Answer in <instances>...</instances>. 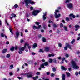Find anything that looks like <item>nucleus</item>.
Here are the masks:
<instances>
[{
  "label": "nucleus",
  "mask_w": 80,
  "mask_h": 80,
  "mask_svg": "<svg viewBox=\"0 0 80 80\" xmlns=\"http://www.w3.org/2000/svg\"><path fill=\"white\" fill-rule=\"evenodd\" d=\"M46 28V25L44 24L43 25L44 29H45Z\"/></svg>",
  "instance_id": "46"
},
{
  "label": "nucleus",
  "mask_w": 80,
  "mask_h": 80,
  "mask_svg": "<svg viewBox=\"0 0 80 80\" xmlns=\"http://www.w3.org/2000/svg\"><path fill=\"white\" fill-rule=\"evenodd\" d=\"M66 46L68 48H69L70 50H72V46L69 45L68 43H66Z\"/></svg>",
  "instance_id": "9"
},
{
  "label": "nucleus",
  "mask_w": 80,
  "mask_h": 80,
  "mask_svg": "<svg viewBox=\"0 0 80 80\" xmlns=\"http://www.w3.org/2000/svg\"><path fill=\"white\" fill-rule=\"evenodd\" d=\"M38 37L39 38H41V37H42V35H41V34H39L38 35Z\"/></svg>",
  "instance_id": "48"
},
{
  "label": "nucleus",
  "mask_w": 80,
  "mask_h": 80,
  "mask_svg": "<svg viewBox=\"0 0 80 80\" xmlns=\"http://www.w3.org/2000/svg\"><path fill=\"white\" fill-rule=\"evenodd\" d=\"M62 80H65V75L64 74H62Z\"/></svg>",
  "instance_id": "16"
},
{
  "label": "nucleus",
  "mask_w": 80,
  "mask_h": 80,
  "mask_svg": "<svg viewBox=\"0 0 80 80\" xmlns=\"http://www.w3.org/2000/svg\"><path fill=\"white\" fill-rule=\"evenodd\" d=\"M48 57H54L55 56V54L54 53H52L51 54H49L48 55Z\"/></svg>",
  "instance_id": "15"
},
{
  "label": "nucleus",
  "mask_w": 80,
  "mask_h": 80,
  "mask_svg": "<svg viewBox=\"0 0 80 80\" xmlns=\"http://www.w3.org/2000/svg\"><path fill=\"white\" fill-rule=\"evenodd\" d=\"M60 26L61 27H63V24L62 23L60 24Z\"/></svg>",
  "instance_id": "51"
},
{
  "label": "nucleus",
  "mask_w": 80,
  "mask_h": 80,
  "mask_svg": "<svg viewBox=\"0 0 80 80\" xmlns=\"http://www.w3.org/2000/svg\"><path fill=\"white\" fill-rule=\"evenodd\" d=\"M66 75H67V77H70V74L69 73V72H66Z\"/></svg>",
  "instance_id": "21"
},
{
  "label": "nucleus",
  "mask_w": 80,
  "mask_h": 80,
  "mask_svg": "<svg viewBox=\"0 0 80 80\" xmlns=\"http://www.w3.org/2000/svg\"><path fill=\"white\" fill-rule=\"evenodd\" d=\"M53 26L54 28H57V25L55 24H53Z\"/></svg>",
  "instance_id": "33"
},
{
  "label": "nucleus",
  "mask_w": 80,
  "mask_h": 80,
  "mask_svg": "<svg viewBox=\"0 0 80 80\" xmlns=\"http://www.w3.org/2000/svg\"><path fill=\"white\" fill-rule=\"evenodd\" d=\"M5 34H3V33H1V36L3 38L4 37V36H5Z\"/></svg>",
  "instance_id": "32"
},
{
  "label": "nucleus",
  "mask_w": 80,
  "mask_h": 80,
  "mask_svg": "<svg viewBox=\"0 0 80 80\" xmlns=\"http://www.w3.org/2000/svg\"><path fill=\"white\" fill-rule=\"evenodd\" d=\"M26 75V77L27 78H30L32 77V76H33V74L30 73L23 74L22 75Z\"/></svg>",
  "instance_id": "5"
},
{
  "label": "nucleus",
  "mask_w": 80,
  "mask_h": 80,
  "mask_svg": "<svg viewBox=\"0 0 80 80\" xmlns=\"http://www.w3.org/2000/svg\"><path fill=\"white\" fill-rule=\"evenodd\" d=\"M68 48L67 47V46H66V47H64V50H67Z\"/></svg>",
  "instance_id": "37"
},
{
  "label": "nucleus",
  "mask_w": 80,
  "mask_h": 80,
  "mask_svg": "<svg viewBox=\"0 0 80 80\" xmlns=\"http://www.w3.org/2000/svg\"><path fill=\"white\" fill-rule=\"evenodd\" d=\"M9 30L10 32L12 33V29L11 28H9Z\"/></svg>",
  "instance_id": "45"
},
{
  "label": "nucleus",
  "mask_w": 80,
  "mask_h": 80,
  "mask_svg": "<svg viewBox=\"0 0 80 80\" xmlns=\"http://www.w3.org/2000/svg\"><path fill=\"white\" fill-rule=\"evenodd\" d=\"M33 28L34 30H36L37 28V27L36 26H33Z\"/></svg>",
  "instance_id": "28"
},
{
  "label": "nucleus",
  "mask_w": 80,
  "mask_h": 80,
  "mask_svg": "<svg viewBox=\"0 0 80 80\" xmlns=\"http://www.w3.org/2000/svg\"><path fill=\"white\" fill-rule=\"evenodd\" d=\"M58 46L60 48L62 47V44H61V43H59L58 44Z\"/></svg>",
  "instance_id": "30"
},
{
  "label": "nucleus",
  "mask_w": 80,
  "mask_h": 80,
  "mask_svg": "<svg viewBox=\"0 0 80 80\" xmlns=\"http://www.w3.org/2000/svg\"><path fill=\"white\" fill-rule=\"evenodd\" d=\"M14 48H14V47H13L12 48H11L10 49V50H11V51H12L13 52L14 51Z\"/></svg>",
  "instance_id": "29"
},
{
  "label": "nucleus",
  "mask_w": 80,
  "mask_h": 80,
  "mask_svg": "<svg viewBox=\"0 0 80 80\" xmlns=\"http://www.w3.org/2000/svg\"><path fill=\"white\" fill-rule=\"evenodd\" d=\"M32 55H35V54H36V53L34 52H32Z\"/></svg>",
  "instance_id": "42"
},
{
  "label": "nucleus",
  "mask_w": 80,
  "mask_h": 80,
  "mask_svg": "<svg viewBox=\"0 0 80 80\" xmlns=\"http://www.w3.org/2000/svg\"><path fill=\"white\" fill-rule=\"evenodd\" d=\"M32 78L34 80H36L37 79H38V76H36L35 77H33Z\"/></svg>",
  "instance_id": "22"
},
{
  "label": "nucleus",
  "mask_w": 80,
  "mask_h": 80,
  "mask_svg": "<svg viewBox=\"0 0 80 80\" xmlns=\"http://www.w3.org/2000/svg\"><path fill=\"white\" fill-rule=\"evenodd\" d=\"M75 75H76V76H77V75H78V72H76Z\"/></svg>",
  "instance_id": "50"
},
{
  "label": "nucleus",
  "mask_w": 80,
  "mask_h": 80,
  "mask_svg": "<svg viewBox=\"0 0 80 80\" xmlns=\"http://www.w3.org/2000/svg\"><path fill=\"white\" fill-rule=\"evenodd\" d=\"M10 67H11V68H13V64H12L10 66Z\"/></svg>",
  "instance_id": "44"
},
{
  "label": "nucleus",
  "mask_w": 80,
  "mask_h": 80,
  "mask_svg": "<svg viewBox=\"0 0 80 80\" xmlns=\"http://www.w3.org/2000/svg\"><path fill=\"white\" fill-rule=\"evenodd\" d=\"M11 16L12 17H13L14 18H16L17 17L16 15H15V14H11Z\"/></svg>",
  "instance_id": "23"
},
{
  "label": "nucleus",
  "mask_w": 80,
  "mask_h": 80,
  "mask_svg": "<svg viewBox=\"0 0 80 80\" xmlns=\"http://www.w3.org/2000/svg\"><path fill=\"white\" fill-rule=\"evenodd\" d=\"M76 17H77V18H78V17H80V16H79V15H77L76 16Z\"/></svg>",
  "instance_id": "60"
},
{
  "label": "nucleus",
  "mask_w": 80,
  "mask_h": 80,
  "mask_svg": "<svg viewBox=\"0 0 80 80\" xmlns=\"http://www.w3.org/2000/svg\"><path fill=\"white\" fill-rule=\"evenodd\" d=\"M40 74V72H36V75H38Z\"/></svg>",
  "instance_id": "40"
},
{
  "label": "nucleus",
  "mask_w": 80,
  "mask_h": 80,
  "mask_svg": "<svg viewBox=\"0 0 80 80\" xmlns=\"http://www.w3.org/2000/svg\"><path fill=\"white\" fill-rule=\"evenodd\" d=\"M67 7L70 9V8H73V4L72 3H68L67 4Z\"/></svg>",
  "instance_id": "8"
},
{
  "label": "nucleus",
  "mask_w": 80,
  "mask_h": 80,
  "mask_svg": "<svg viewBox=\"0 0 80 80\" xmlns=\"http://www.w3.org/2000/svg\"><path fill=\"white\" fill-rule=\"evenodd\" d=\"M40 27H41V25H39L38 28V29H39V28H40Z\"/></svg>",
  "instance_id": "49"
},
{
  "label": "nucleus",
  "mask_w": 80,
  "mask_h": 80,
  "mask_svg": "<svg viewBox=\"0 0 80 80\" xmlns=\"http://www.w3.org/2000/svg\"><path fill=\"white\" fill-rule=\"evenodd\" d=\"M55 12H55L54 17H55V18H58L61 16V15L60 14L57 15V12L58 13L59 11L58 10H55Z\"/></svg>",
  "instance_id": "3"
},
{
  "label": "nucleus",
  "mask_w": 80,
  "mask_h": 80,
  "mask_svg": "<svg viewBox=\"0 0 80 80\" xmlns=\"http://www.w3.org/2000/svg\"><path fill=\"white\" fill-rule=\"evenodd\" d=\"M56 80H59V78H56Z\"/></svg>",
  "instance_id": "64"
},
{
  "label": "nucleus",
  "mask_w": 80,
  "mask_h": 80,
  "mask_svg": "<svg viewBox=\"0 0 80 80\" xmlns=\"http://www.w3.org/2000/svg\"><path fill=\"white\" fill-rule=\"evenodd\" d=\"M61 57H58V59L59 60H60V59H61Z\"/></svg>",
  "instance_id": "63"
},
{
  "label": "nucleus",
  "mask_w": 80,
  "mask_h": 80,
  "mask_svg": "<svg viewBox=\"0 0 80 80\" xmlns=\"http://www.w3.org/2000/svg\"><path fill=\"white\" fill-rule=\"evenodd\" d=\"M49 23H52V21H51L49 20L48 21Z\"/></svg>",
  "instance_id": "59"
},
{
  "label": "nucleus",
  "mask_w": 80,
  "mask_h": 80,
  "mask_svg": "<svg viewBox=\"0 0 80 80\" xmlns=\"http://www.w3.org/2000/svg\"><path fill=\"white\" fill-rule=\"evenodd\" d=\"M20 43H23V40H20Z\"/></svg>",
  "instance_id": "56"
},
{
  "label": "nucleus",
  "mask_w": 80,
  "mask_h": 80,
  "mask_svg": "<svg viewBox=\"0 0 80 80\" xmlns=\"http://www.w3.org/2000/svg\"><path fill=\"white\" fill-rule=\"evenodd\" d=\"M17 48H18V47H17V46H16L15 47V49H16V50H17Z\"/></svg>",
  "instance_id": "61"
},
{
  "label": "nucleus",
  "mask_w": 80,
  "mask_h": 80,
  "mask_svg": "<svg viewBox=\"0 0 80 80\" xmlns=\"http://www.w3.org/2000/svg\"><path fill=\"white\" fill-rule=\"evenodd\" d=\"M54 76V74L53 73H52L51 75V77H53Z\"/></svg>",
  "instance_id": "57"
},
{
  "label": "nucleus",
  "mask_w": 80,
  "mask_h": 80,
  "mask_svg": "<svg viewBox=\"0 0 80 80\" xmlns=\"http://www.w3.org/2000/svg\"><path fill=\"white\" fill-rule=\"evenodd\" d=\"M40 52H43V51L42 49H40L39 50Z\"/></svg>",
  "instance_id": "52"
},
{
  "label": "nucleus",
  "mask_w": 80,
  "mask_h": 80,
  "mask_svg": "<svg viewBox=\"0 0 80 80\" xmlns=\"http://www.w3.org/2000/svg\"><path fill=\"white\" fill-rule=\"evenodd\" d=\"M9 74L10 75H13V73H12V72H10L9 73Z\"/></svg>",
  "instance_id": "43"
},
{
  "label": "nucleus",
  "mask_w": 80,
  "mask_h": 80,
  "mask_svg": "<svg viewBox=\"0 0 80 80\" xmlns=\"http://www.w3.org/2000/svg\"><path fill=\"white\" fill-rule=\"evenodd\" d=\"M7 52V49H3L2 51V53L4 54V53H6V52Z\"/></svg>",
  "instance_id": "17"
},
{
  "label": "nucleus",
  "mask_w": 80,
  "mask_h": 80,
  "mask_svg": "<svg viewBox=\"0 0 80 80\" xmlns=\"http://www.w3.org/2000/svg\"><path fill=\"white\" fill-rule=\"evenodd\" d=\"M69 17H72L73 18H75V16L73 14H70V15H69Z\"/></svg>",
  "instance_id": "19"
},
{
  "label": "nucleus",
  "mask_w": 80,
  "mask_h": 80,
  "mask_svg": "<svg viewBox=\"0 0 80 80\" xmlns=\"http://www.w3.org/2000/svg\"><path fill=\"white\" fill-rule=\"evenodd\" d=\"M70 20V19L69 18H66V21H67V22H68V21H69Z\"/></svg>",
  "instance_id": "34"
},
{
  "label": "nucleus",
  "mask_w": 80,
  "mask_h": 80,
  "mask_svg": "<svg viewBox=\"0 0 80 80\" xmlns=\"http://www.w3.org/2000/svg\"><path fill=\"white\" fill-rule=\"evenodd\" d=\"M19 70H20V69L19 68H18L17 69V72H18V71H19Z\"/></svg>",
  "instance_id": "55"
},
{
  "label": "nucleus",
  "mask_w": 80,
  "mask_h": 80,
  "mask_svg": "<svg viewBox=\"0 0 80 80\" xmlns=\"http://www.w3.org/2000/svg\"><path fill=\"white\" fill-rule=\"evenodd\" d=\"M18 53L19 54H22V51L21 50H20L19 51Z\"/></svg>",
  "instance_id": "39"
},
{
  "label": "nucleus",
  "mask_w": 80,
  "mask_h": 80,
  "mask_svg": "<svg viewBox=\"0 0 80 80\" xmlns=\"http://www.w3.org/2000/svg\"><path fill=\"white\" fill-rule=\"evenodd\" d=\"M52 71L54 72L56 71V68H55L54 67H53L52 68Z\"/></svg>",
  "instance_id": "31"
},
{
  "label": "nucleus",
  "mask_w": 80,
  "mask_h": 80,
  "mask_svg": "<svg viewBox=\"0 0 80 80\" xmlns=\"http://www.w3.org/2000/svg\"><path fill=\"white\" fill-rule=\"evenodd\" d=\"M25 6L26 7L28 8V4L30 3L32 5H33L34 3V2L33 1H32L31 0H26L25 1Z\"/></svg>",
  "instance_id": "1"
},
{
  "label": "nucleus",
  "mask_w": 80,
  "mask_h": 80,
  "mask_svg": "<svg viewBox=\"0 0 80 80\" xmlns=\"http://www.w3.org/2000/svg\"><path fill=\"white\" fill-rule=\"evenodd\" d=\"M75 42V40L74 39H73V40L71 42V44H73Z\"/></svg>",
  "instance_id": "24"
},
{
  "label": "nucleus",
  "mask_w": 80,
  "mask_h": 80,
  "mask_svg": "<svg viewBox=\"0 0 80 80\" xmlns=\"http://www.w3.org/2000/svg\"><path fill=\"white\" fill-rule=\"evenodd\" d=\"M42 40L43 42H46V39H45V38H42Z\"/></svg>",
  "instance_id": "26"
},
{
  "label": "nucleus",
  "mask_w": 80,
  "mask_h": 80,
  "mask_svg": "<svg viewBox=\"0 0 80 80\" xmlns=\"http://www.w3.org/2000/svg\"><path fill=\"white\" fill-rule=\"evenodd\" d=\"M18 7V5L16 4L14 6V7L15 8H17V7Z\"/></svg>",
  "instance_id": "35"
},
{
  "label": "nucleus",
  "mask_w": 80,
  "mask_h": 80,
  "mask_svg": "<svg viewBox=\"0 0 80 80\" xmlns=\"http://www.w3.org/2000/svg\"><path fill=\"white\" fill-rule=\"evenodd\" d=\"M48 65V62H44L43 64H42L41 65V68H45V67H44V65L45 66H47Z\"/></svg>",
  "instance_id": "7"
},
{
  "label": "nucleus",
  "mask_w": 80,
  "mask_h": 80,
  "mask_svg": "<svg viewBox=\"0 0 80 80\" xmlns=\"http://www.w3.org/2000/svg\"><path fill=\"white\" fill-rule=\"evenodd\" d=\"M63 28L64 29L65 31H66V32H68V29L67 28L66 26H63Z\"/></svg>",
  "instance_id": "20"
},
{
  "label": "nucleus",
  "mask_w": 80,
  "mask_h": 80,
  "mask_svg": "<svg viewBox=\"0 0 80 80\" xmlns=\"http://www.w3.org/2000/svg\"><path fill=\"white\" fill-rule=\"evenodd\" d=\"M52 61L53 60H52V59H50L49 60V62L50 63H52Z\"/></svg>",
  "instance_id": "27"
},
{
  "label": "nucleus",
  "mask_w": 80,
  "mask_h": 80,
  "mask_svg": "<svg viewBox=\"0 0 80 80\" xmlns=\"http://www.w3.org/2000/svg\"><path fill=\"white\" fill-rule=\"evenodd\" d=\"M53 62H55V63H56V62H57V60L55 58L53 59Z\"/></svg>",
  "instance_id": "38"
},
{
  "label": "nucleus",
  "mask_w": 80,
  "mask_h": 80,
  "mask_svg": "<svg viewBox=\"0 0 80 80\" xmlns=\"http://www.w3.org/2000/svg\"><path fill=\"white\" fill-rule=\"evenodd\" d=\"M16 37H15L16 38H18V36L19 35V34H20V33L18 32V31H17V32H16Z\"/></svg>",
  "instance_id": "10"
},
{
  "label": "nucleus",
  "mask_w": 80,
  "mask_h": 80,
  "mask_svg": "<svg viewBox=\"0 0 80 80\" xmlns=\"http://www.w3.org/2000/svg\"><path fill=\"white\" fill-rule=\"evenodd\" d=\"M80 39V37H78L77 39V40H79Z\"/></svg>",
  "instance_id": "53"
},
{
  "label": "nucleus",
  "mask_w": 80,
  "mask_h": 80,
  "mask_svg": "<svg viewBox=\"0 0 80 80\" xmlns=\"http://www.w3.org/2000/svg\"><path fill=\"white\" fill-rule=\"evenodd\" d=\"M46 14H47V12L43 13V20H45L46 19V18L45 17V16H46Z\"/></svg>",
  "instance_id": "11"
},
{
  "label": "nucleus",
  "mask_w": 80,
  "mask_h": 80,
  "mask_svg": "<svg viewBox=\"0 0 80 80\" xmlns=\"http://www.w3.org/2000/svg\"><path fill=\"white\" fill-rule=\"evenodd\" d=\"M75 28H76L75 30V31H77V30H78V29L80 28V26L78 25H76L75 26Z\"/></svg>",
  "instance_id": "12"
},
{
  "label": "nucleus",
  "mask_w": 80,
  "mask_h": 80,
  "mask_svg": "<svg viewBox=\"0 0 80 80\" xmlns=\"http://www.w3.org/2000/svg\"><path fill=\"white\" fill-rule=\"evenodd\" d=\"M71 63L73 68L74 69H78L79 67H78V66L77 65V64H76V63H75V62L73 61H71Z\"/></svg>",
  "instance_id": "2"
},
{
  "label": "nucleus",
  "mask_w": 80,
  "mask_h": 80,
  "mask_svg": "<svg viewBox=\"0 0 80 80\" xmlns=\"http://www.w3.org/2000/svg\"><path fill=\"white\" fill-rule=\"evenodd\" d=\"M26 46H29V44L28 43H25L24 44V47H22L20 48V50H22V51H23L25 49H27V47Z\"/></svg>",
  "instance_id": "4"
},
{
  "label": "nucleus",
  "mask_w": 80,
  "mask_h": 80,
  "mask_svg": "<svg viewBox=\"0 0 80 80\" xmlns=\"http://www.w3.org/2000/svg\"><path fill=\"white\" fill-rule=\"evenodd\" d=\"M65 56L66 57L68 58L69 57V55L67 54H65Z\"/></svg>",
  "instance_id": "41"
},
{
  "label": "nucleus",
  "mask_w": 80,
  "mask_h": 80,
  "mask_svg": "<svg viewBox=\"0 0 80 80\" xmlns=\"http://www.w3.org/2000/svg\"><path fill=\"white\" fill-rule=\"evenodd\" d=\"M18 78L19 80H20V79H22V78H21L20 77H18Z\"/></svg>",
  "instance_id": "58"
},
{
  "label": "nucleus",
  "mask_w": 80,
  "mask_h": 80,
  "mask_svg": "<svg viewBox=\"0 0 80 80\" xmlns=\"http://www.w3.org/2000/svg\"><path fill=\"white\" fill-rule=\"evenodd\" d=\"M36 23L37 25H40V23L38 22H36Z\"/></svg>",
  "instance_id": "47"
},
{
  "label": "nucleus",
  "mask_w": 80,
  "mask_h": 80,
  "mask_svg": "<svg viewBox=\"0 0 80 80\" xmlns=\"http://www.w3.org/2000/svg\"><path fill=\"white\" fill-rule=\"evenodd\" d=\"M45 50L46 52H48L50 50V48L49 47H46L45 48Z\"/></svg>",
  "instance_id": "13"
},
{
  "label": "nucleus",
  "mask_w": 80,
  "mask_h": 80,
  "mask_svg": "<svg viewBox=\"0 0 80 80\" xmlns=\"http://www.w3.org/2000/svg\"><path fill=\"white\" fill-rule=\"evenodd\" d=\"M6 57L7 58H8L9 57H10V54H8L7 55H6Z\"/></svg>",
  "instance_id": "25"
},
{
  "label": "nucleus",
  "mask_w": 80,
  "mask_h": 80,
  "mask_svg": "<svg viewBox=\"0 0 80 80\" xmlns=\"http://www.w3.org/2000/svg\"><path fill=\"white\" fill-rule=\"evenodd\" d=\"M61 69L62 70H67V68H65V67L63 66H61Z\"/></svg>",
  "instance_id": "14"
},
{
  "label": "nucleus",
  "mask_w": 80,
  "mask_h": 80,
  "mask_svg": "<svg viewBox=\"0 0 80 80\" xmlns=\"http://www.w3.org/2000/svg\"><path fill=\"white\" fill-rule=\"evenodd\" d=\"M46 74L48 75H50V72H47Z\"/></svg>",
  "instance_id": "54"
},
{
  "label": "nucleus",
  "mask_w": 80,
  "mask_h": 80,
  "mask_svg": "<svg viewBox=\"0 0 80 80\" xmlns=\"http://www.w3.org/2000/svg\"><path fill=\"white\" fill-rule=\"evenodd\" d=\"M6 44H7V45H8V44H9V42L7 41L6 42Z\"/></svg>",
  "instance_id": "62"
},
{
  "label": "nucleus",
  "mask_w": 80,
  "mask_h": 80,
  "mask_svg": "<svg viewBox=\"0 0 80 80\" xmlns=\"http://www.w3.org/2000/svg\"><path fill=\"white\" fill-rule=\"evenodd\" d=\"M36 47H37V44L34 43L33 45V48H35Z\"/></svg>",
  "instance_id": "18"
},
{
  "label": "nucleus",
  "mask_w": 80,
  "mask_h": 80,
  "mask_svg": "<svg viewBox=\"0 0 80 80\" xmlns=\"http://www.w3.org/2000/svg\"><path fill=\"white\" fill-rule=\"evenodd\" d=\"M70 2V1L69 0H66V1L65 2L66 3H69Z\"/></svg>",
  "instance_id": "36"
},
{
  "label": "nucleus",
  "mask_w": 80,
  "mask_h": 80,
  "mask_svg": "<svg viewBox=\"0 0 80 80\" xmlns=\"http://www.w3.org/2000/svg\"><path fill=\"white\" fill-rule=\"evenodd\" d=\"M40 13V11L37 10H35L33 11L32 13V14L35 16L36 15H37V13Z\"/></svg>",
  "instance_id": "6"
}]
</instances>
